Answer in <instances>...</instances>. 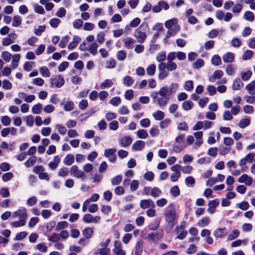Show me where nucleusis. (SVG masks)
I'll return each mask as SVG.
<instances>
[{"label": "nucleus", "instance_id": "nucleus-1", "mask_svg": "<svg viewBox=\"0 0 255 255\" xmlns=\"http://www.w3.org/2000/svg\"><path fill=\"white\" fill-rule=\"evenodd\" d=\"M164 215L165 221L167 223V226L170 229H172L178 218L174 205L173 203L170 204L166 207Z\"/></svg>", "mask_w": 255, "mask_h": 255}, {"label": "nucleus", "instance_id": "nucleus-2", "mask_svg": "<svg viewBox=\"0 0 255 255\" xmlns=\"http://www.w3.org/2000/svg\"><path fill=\"white\" fill-rule=\"evenodd\" d=\"M158 93L160 97L157 99V103L160 108L164 107L167 105L171 96L168 87L163 86L161 87L159 89Z\"/></svg>", "mask_w": 255, "mask_h": 255}, {"label": "nucleus", "instance_id": "nucleus-3", "mask_svg": "<svg viewBox=\"0 0 255 255\" xmlns=\"http://www.w3.org/2000/svg\"><path fill=\"white\" fill-rule=\"evenodd\" d=\"M147 26V23L143 22L134 31L133 35L136 38L138 42L142 43L144 41L146 37V34L145 31H142V30H145Z\"/></svg>", "mask_w": 255, "mask_h": 255}, {"label": "nucleus", "instance_id": "nucleus-4", "mask_svg": "<svg viewBox=\"0 0 255 255\" xmlns=\"http://www.w3.org/2000/svg\"><path fill=\"white\" fill-rule=\"evenodd\" d=\"M50 87L53 88L55 86L56 88H61L64 85L65 80L62 75H55L49 79Z\"/></svg>", "mask_w": 255, "mask_h": 255}, {"label": "nucleus", "instance_id": "nucleus-5", "mask_svg": "<svg viewBox=\"0 0 255 255\" xmlns=\"http://www.w3.org/2000/svg\"><path fill=\"white\" fill-rule=\"evenodd\" d=\"M185 222L183 221L181 223L180 225L176 227L175 233L176 234L178 235L176 237V239L182 240L184 239L187 236L188 233L186 231H185Z\"/></svg>", "mask_w": 255, "mask_h": 255}, {"label": "nucleus", "instance_id": "nucleus-6", "mask_svg": "<svg viewBox=\"0 0 255 255\" xmlns=\"http://www.w3.org/2000/svg\"><path fill=\"white\" fill-rule=\"evenodd\" d=\"M27 216V210L23 207H20L17 211L12 213L13 217H18L19 219L24 221H25Z\"/></svg>", "mask_w": 255, "mask_h": 255}, {"label": "nucleus", "instance_id": "nucleus-7", "mask_svg": "<svg viewBox=\"0 0 255 255\" xmlns=\"http://www.w3.org/2000/svg\"><path fill=\"white\" fill-rule=\"evenodd\" d=\"M116 151L115 148L106 149L104 151V156L108 158L109 161L114 163L117 159Z\"/></svg>", "mask_w": 255, "mask_h": 255}, {"label": "nucleus", "instance_id": "nucleus-8", "mask_svg": "<svg viewBox=\"0 0 255 255\" xmlns=\"http://www.w3.org/2000/svg\"><path fill=\"white\" fill-rule=\"evenodd\" d=\"M155 206V204L151 199H143L140 201V207L141 209L153 208Z\"/></svg>", "mask_w": 255, "mask_h": 255}, {"label": "nucleus", "instance_id": "nucleus-9", "mask_svg": "<svg viewBox=\"0 0 255 255\" xmlns=\"http://www.w3.org/2000/svg\"><path fill=\"white\" fill-rule=\"evenodd\" d=\"M114 248L113 249V253L116 255H125L126 252L123 250L121 248V243L119 241H116L114 242Z\"/></svg>", "mask_w": 255, "mask_h": 255}, {"label": "nucleus", "instance_id": "nucleus-10", "mask_svg": "<svg viewBox=\"0 0 255 255\" xmlns=\"http://www.w3.org/2000/svg\"><path fill=\"white\" fill-rule=\"evenodd\" d=\"M227 232L226 228H219L216 229L213 232V235L216 240L222 239L227 235Z\"/></svg>", "mask_w": 255, "mask_h": 255}, {"label": "nucleus", "instance_id": "nucleus-11", "mask_svg": "<svg viewBox=\"0 0 255 255\" xmlns=\"http://www.w3.org/2000/svg\"><path fill=\"white\" fill-rule=\"evenodd\" d=\"M70 173L71 175H73L75 177L77 178H82L84 175V173L82 170L78 169L77 165H73L71 167L70 170Z\"/></svg>", "mask_w": 255, "mask_h": 255}, {"label": "nucleus", "instance_id": "nucleus-12", "mask_svg": "<svg viewBox=\"0 0 255 255\" xmlns=\"http://www.w3.org/2000/svg\"><path fill=\"white\" fill-rule=\"evenodd\" d=\"M238 181L241 183H244L247 186H249L252 185L253 179L251 177L248 176L247 174H244L238 178Z\"/></svg>", "mask_w": 255, "mask_h": 255}, {"label": "nucleus", "instance_id": "nucleus-13", "mask_svg": "<svg viewBox=\"0 0 255 255\" xmlns=\"http://www.w3.org/2000/svg\"><path fill=\"white\" fill-rule=\"evenodd\" d=\"M145 146V142L142 140H137L132 145L133 150H141Z\"/></svg>", "mask_w": 255, "mask_h": 255}, {"label": "nucleus", "instance_id": "nucleus-14", "mask_svg": "<svg viewBox=\"0 0 255 255\" xmlns=\"http://www.w3.org/2000/svg\"><path fill=\"white\" fill-rule=\"evenodd\" d=\"M82 234L87 239L92 238L94 234V230L92 228L87 227L82 231Z\"/></svg>", "mask_w": 255, "mask_h": 255}, {"label": "nucleus", "instance_id": "nucleus-15", "mask_svg": "<svg viewBox=\"0 0 255 255\" xmlns=\"http://www.w3.org/2000/svg\"><path fill=\"white\" fill-rule=\"evenodd\" d=\"M132 139L131 137L128 136H126L120 140V144L122 147H127L130 145L131 143Z\"/></svg>", "mask_w": 255, "mask_h": 255}, {"label": "nucleus", "instance_id": "nucleus-16", "mask_svg": "<svg viewBox=\"0 0 255 255\" xmlns=\"http://www.w3.org/2000/svg\"><path fill=\"white\" fill-rule=\"evenodd\" d=\"M81 41V38L78 36L75 35L73 37V41L70 42L68 46V48L70 50L74 49L77 46L78 43Z\"/></svg>", "mask_w": 255, "mask_h": 255}, {"label": "nucleus", "instance_id": "nucleus-17", "mask_svg": "<svg viewBox=\"0 0 255 255\" xmlns=\"http://www.w3.org/2000/svg\"><path fill=\"white\" fill-rule=\"evenodd\" d=\"M234 58V54L232 52H227L223 56V60L225 63H231Z\"/></svg>", "mask_w": 255, "mask_h": 255}, {"label": "nucleus", "instance_id": "nucleus-18", "mask_svg": "<svg viewBox=\"0 0 255 255\" xmlns=\"http://www.w3.org/2000/svg\"><path fill=\"white\" fill-rule=\"evenodd\" d=\"M74 162V156L73 154H67L63 160V163L67 166L71 165Z\"/></svg>", "mask_w": 255, "mask_h": 255}, {"label": "nucleus", "instance_id": "nucleus-19", "mask_svg": "<svg viewBox=\"0 0 255 255\" xmlns=\"http://www.w3.org/2000/svg\"><path fill=\"white\" fill-rule=\"evenodd\" d=\"M98 45L96 42H93L90 44L88 47L89 51L93 55H95L97 53V48Z\"/></svg>", "mask_w": 255, "mask_h": 255}, {"label": "nucleus", "instance_id": "nucleus-20", "mask_svg": "<svg viewBox=\"0 0 255 255\" xmlns=\"http://www.w3.org/2000/svg\"><path fill=\"white\" fill-rule=\"evenodd\" d=\"M161 194L162 191L159 188L157 187H154L152 188H151L150 196H151L153 198H157L161 196Z\"/></svg>", "mask_w": 255, "mask_h": 255}, {"label": "nucleus", "instance_id": "nucleus-21", "mask_svg": "<svg viewBox=\"0 0 255 255\" xmlns=\"http://www.w3.org/2000/svg\"><path fill=\"white\" fill-rule=\"evenodd\" d=\"M124 42L127 48L131 49L133 48V45L135 41H134L132 38L128 37L124 39Z\"/></svg>", "mask_w": 255, "mask_h": 255}, {"label": "nucleus", "instance_id": "nucleus-22", "mask_svg": "<svg viewBox=\"0 0 255 255\" xmlns=\"http://www.w3.org/2000/svg\"><path fill=\"white\" fill-rule=\"evenodd\" d=\"M251 120L250 118L242 119L239 123V127L242 128H244L250 125Z\"/></svg>", "mask_w": 255, "mask_h": 255}, {"label": "nucleus", "instance_id": "nucleus-23", "mask_svg": "<svg viewBox=\"0 0 255 255\" xmlns=\"http://www.w3.org/2000/svg\"><path fill=\"white\" fill-rule=\"evenodd\" d=\"M123 84L127 87H130L134 82L133 79L129 76H126L123 80Z\"/></svg>", "mask_w": 255, "mask_h": 255}, {"label": "nucleus", "instance_id": "nucleus-24", "mask_svg": "<svg viewBox=\"0 0 255 255\" xmlns=\"http://www.w3.org/2000/svg\"><path fill=\"white\" fill-rule=\"evenodd\" d=\"M123 179V177L121 175H118L112 178L111 180V183L113 186H116L119 185Z\"/></svg>", "mask_w": 255, "mask_h": 255}, {"label": "nucleus", "instance_id": "nucleus-25", "mask_svg": "<svg viewBox=\"0 0 255 255\" xmlns=\"http://www.w3.org/2000/svg\"><path fill=\"white\" fill-rule=\"evenodd\" d=\"M75 105L73 101H67L64 104L63 109L66 112H69L73 110Z\"/></svg>", "mask_w": 255, "mask_h": 255}, {"label": "nucleus", "instance_id": "nucleus-26", "mask_svg": "<svg viewBox=\"0 0 255 255\" xmlns=\"http://www.w3.org/2000/svg\"><path fill=\"white\" fill-rule=\"evenodd\" d=\"M243 85V83L241 81L239 78H236L232 85V89L233 90H239L240 89V84Z\"/></svg>", "mask_w": 255, "mask_h": 255}, {"label": "nucleus", "instance_id": "nucleus-27", "mask_svg": "<svg viewBox=\"0 0 255 255\" xmlns=\"http://www.w3.org/2000/svg\"><path fill=\"white\" fill-rule=\"evenodd\" d=\"M193 102L190 100L185 101L183 102L182 107L185 111H189L193 107Z\"/></svg>", "mask_w": 255, "mask_h": 255}, {"label": "nucleus", "instance_id": "nucleus-28", "mask_svg": "<svg viewBox=\"0 0 255 255\" xmlns=\"http://www.w3.org/2000/svg\"><path fill=\"white\" fill-rule=\"evenodd\" d=\"M39 72L43 77H49L50 76V72L46 66H42L39 68Z\"/></svg>", "mask_w": 255, "mask_h": 255}, {"label": "nucleus", "instance_id": "nucleus-29", "mask_svg": "<svg viewBox=\"0 0 255 255\" xmlns=\"http://www.w3.org/2000/svg\"><path fill=\"white\" fill-rule=\"evenodd\" d=\"M177 22V19L173 18L166 21L164 24L166 28L170 29L173 26L176 24Z\"/></svg>", "mask_w": 255, "mask_h": 255}, {"label": "nucleus", "instance_id": "nucleus-30", "mask_svg": "<svg viewBox=\"0 0 255 255\" xmlns=\"http://www.w3.org/2000/svg\"><path fill=\"white\" fill-rule=\"evenodd\" d=\"M68 224L66 221H61L57 223L55 227L56 231H61L65 228H67Z\"/></svg>", "mask_w": 255, "mask_h": 255}, {"label": "nucleus", "instance_id": "nucleus-31", "mask_svg": "<svg viewBox=\"0 0 255 255\" xmlns=\"http://www.w3.org/2000/svg\"><path fill=\"white\" fill-rule=\"evenodd\" d=\"M252 75V72L248 70L247 72H242L241 73V78L243 81H248Z\"/></svg>", "mask_w": 255, "mask_h": 255}, {"label": "nucleus", "instance_id": "nucleus-32", "mask_svg": "<svg viewBox=\"0 0 255 255\" xmlns=\"http://www.w3.org/2000/svg\"><path fill=\"white\" fill-rule=\"evenodd\" d=\"M153 117L155 120L161 121L164 119V113L163 112L158 110L153 114Z\"/></svg>", "mask_w": 255, "mask_h": 255}, {"label": "nucleus", "instance_id": "nucleus-33", "mask_svg": "<svg viewBox=\"0 0 255 255\" xmlns=\"http://www.w3.org/2000/svg\"><path fill=\"white\" fill-rule=\"evenodd\" d=\"M20 60V55L17 54L13 55L11 61L12 67L15 69L18 67V63Z\"/></svg>", "mask_w": 255, "mask_h": 255}, {"label": "nucleus", "instance_id": "nucleus-34", "mask_svg": "<svg viewBox=\"0 0 255 255\" xmlns=\"http://www.w3.org/2000/svg\"><path fill=\"white\" fill-rule=\"evenodd\" d=\"M160 224V221L156 219L152 222L149 225L148 227L149 230L152 231L156 230L159 227Z\"/></svg>", "mask_w": 255, "mask_h": 255}, {"label": "nucleus", "instance_id": "nucleus-35", "mask_svg": "<svg viewBox=\"0 0 255 255\" xmlns=\"http://www.w3.org/2000/svg\"><path fill=\"white\" fill-rule=\"evenodd\" d=\"M240 232L238 230L235 229L233 230L231 233L229 235L228 237V239L229 241H232L234 240L235 239L238 238L239 236Z\"/></svg>", "mask_w": 255, "mask_h": 255}, {"label": "nucleus", "instance_id": "nucleus-36", "mask_svg": "<svg viewBox=\"0 0 255 255\" xmlns=\"http://www.w3.org/2000/svg\"><path fill=\"white\" fill-rule=\"evenodd\" d=\"M156 71V66L152 64L146 68V73L148 76H151L154 75Z\"/></svg>", "mask_w": 255, "mask_h": 255}, {"label": "nucleus", "instance_id": "nucleus-37", "mask_svg": "<svg viewBox=\"0 0 255 255\" xmlns=\"http://www.w3.org/2000/svg\"><path fill=\"white\" fill-rule=\"evenodd\" d=\"M36 157L32 156L25 163V165L27 167H30L33 166L36 162Z\"/></svg>", "mask_w": 255, "mask_h": 255}, {"label": "nucleus", "instance_id": "nucleus-38", "mask_svg": "<svg viewBox=\"0 0 255 255\" xmlns=\"http://www.w3.org/2000/svg\"><path fill=\"white\" fill-rule=\"evenodd\" d=\"M210 223V219L208 217H205L198 222V226L201 227L207 226Z\"/></svg>", "mask_w": 255, "mask_h": 255}, {"label": "nucleus", "instance_id": "nucleus-39", "mask_svg": "<svg viewBox=\"0 0 255 255\" xmlns=\"http://www.w3.org/2000/svg\"><path fill=\"white\" fill-rule=\"evenodd\" d=\"M204 65V61L202 59H197L194 63L193 64L192 67L194 69H199Z\"/></svg>", "mask_w": 255, "mask_h": 255}, {"label": "nucleus", "instance_id": "nucleus-40", "mask_svg": "<svg viewBox=\"0 0 255 255\" xmlns=\"http://www.w3.org/2000/svg\"><path fill=\"white\" fill-rule=\"evenodd\" d=\"M113 82L111 80L106 79L100 85V88L102 89H105L106 88L111 87L113 86Z\"/></svg>", "mask_w": 255, "mask_h": 255}, {"label": "nucleus", "instance_id": "nucleus-41", "mask_svg": "<svg viewBox=\"0 0 255 255\" xmlns=\"http://www.w3.org/2000/svg\"><path fill=\"white\" fill-rule=\"evenodd\" d=\"M211 63L214 66H218L221 63V58L218 55H214L211 59Z\"/></svg>", "mask_w": 255, "mask_h": 255}, {"label": "nucleus", "instance_id": "nucleus-42", "mask_svg": "<svg viewBox=\"0 0 255 255\" xmlns=\"http://www.w3.org/2000/svg\"><path fill=\"white\" fill-rule=\"evenodd\" d=\"M246 90L247 91L250 95L255 97V87L248 84L245 87Z\"/></svg>", "mask_w": 255, "mask_h": 255}, {"label": "nucleus", "instance_id": "nucleus-43", "mask_svg": "<svg viewBox=\"0 0 255 255\" xmlns=\"http://www.w3.org/2000/svg\"><path fill=\"white\" fill-rule=\"evenodd\" d=\"M244 18L248 21L252 22L254 20V13L251 11H247L244 14Z\"/></svg>", "mask_w": 255, "mask_h": 255}, {"label": "nucleus", "instance_id": "nucleus-44", "mask_svg": "<svg viewBox=\"0 0 255 255\" xmlns=\"http://www.w3.org/2000/svg\"><path fill=\"white\" fill-rule=\"evenodd\" d=\"M42 109V106L38 103L34 105L32 108V112L34 114H39L40 113Z\"/></svg>", "mask_w": 255, "mask_h": 255}, {"label": "nucleus", "instance_id": "nucleus-45", "mask_svg": "<svg viewBox=\"0 0 255 255\" xmlns=\"http://www.w3.org/2000/svg\"><path fill=\"white\" fill-rule=\"evenodd\" d=\"M69 36L68 35L63 37L59 42L58 46L59 47L63 48L66 46V45L69 41Z\"/></svg>", "mask_w": 255, "mask_h": 255}, {"label": "nucleus", "instance_id": "nucleus-46", "mask_svg": "<svg viewBox=\"0 0 255 255\" xmlns=\"http://www.w3.org/2000/svg\"><path fill=\"white\" fill-rule=\"evenodd\" d=\"M236 207L243 210H247L249 208V204L247 201H243L241 203H237Z\"/></svg>", "mask_w": 255, "mask_h": 255}, {"label": "nucleus", "instance_id": "nucleus-47", "mask_svg": "<svg viewBox=\"0 0 255 255\" xmlns=\"http://www.w3.org/2000/svg\"><path fill=\"white\" fill-rule=\"evenodd\" d=\"M230 147H227L223 145H221L219 147V153L220 155H224L230 152Z\"/></svg>", "mask_w": 255, "mask_h": 255}, {"label": "nucleus", "instance_id": "nucleus-48", "mask_svg": "<svg viewBox=\"0 0 255 255\" xmlns=\"http://www.w3.org/2000/svg\"><path fill=\"white\" fill-rule=\"evenodd\" d=\"M171 120L170 119H165L159 123L160 128L162 129L167 128L171 124Z\"/></svg>", "mask_w": 255, "mask_h": 255}, {"label": "nucleus", "instance_id": "nucleus-49", "mask_svg": "<svg viewBox=\"0 0 255 255\" xmlns=\"http://www.w3.org/2000/svg\"><path fill=\"white\" fill-rule=\"evenodd\" d=\"M136 133L137 136L142 139H145L148 136L147 131L144 129H139L137 131Z\"/></svg>", "mask_w": 255, "mask_h": 255}, {"label": "nucleus", "instance_id": "nucleus-50", "mask_svg": "<svg viewBox=\"0 0 255 255\" xmlns=\"http://www.w3.org/2000/svg\"><path fill=\"white\" fill-rule=\"evenodd\" d=\"M177 64L172 61H168L167 63V70L169 71H173L177 69Z\"/></svg>", "mask_w": 255, "mask_h": 255}, {"label": "nucleus", "instance_id": "nucleus-51", "mask_svg": "<svg viewBox=\"0 0 255 255\" xmlns=\"http://www.w3.org/2000/svg\"><path fill=\"white\" fill-rule=\"evenodd\" d=\"M22 19L19 15H15L13 16V20L12 26L14 27H18L21 24Z\"/></svg>", "mask_w": 255, "mask_h": 255}, {"label": "nucleus", "instance_id": "nucleus-52", "mask_svg": "<svg viewBox=\"0 0 255 255\" xmlns=\"http://www.w3.org/2000/svg\"><path fill=\"white\" fill-rule=\"evenodd\" d=\"M185 182L187 186L193 187L195 183V180L193 177L188 176L185 178Z\"/></svg>", "mask_w": 255, "mask_h": 255}, {"label": "nucleus", "instance_id": "nucleus-53", "mask_svg": "<svg viewBox=\"0 0 255 255\" xmlns=\"http://www.w3.org/2000/svg\"><path fill=\"white\" fill-rule=\"evenodd\" d=\"M48 240L49 241L52 243H57L60 241V238L59 234L57 233H53L48 238Z\"/></svg>", "mask_w": 255, "mask_h": 255}, {"label": "nucleus", "instance_id": "nucleus-54", "mask_svg": "<svg viewBox=\"0 0 255 255\" xmlns=\"http://www.w3.org/2000/svg\"><path fill=\"white\" fill-rule=\"evenodd\" d=\"M170 194L174 197H177L180 194V190L178 186H174L170 189Z\"/></svg>", "mask_w": 255, "mask_h": 255}, {"label": "nucleus", "instance_id": "nucleus-55", "mask_svg": "<svg viewBox=\"0 0 255 255\" xmlns=\"http://www.w3.org/2000/svg\"><path fill=\"white\" fill-rule=\"evenodd\" d=\"M154 175L152 171L146 172L143 175V178L147 181H152L154 179Z\"/></svg>", "mask_w": 255, "mask_h": 255}, {"label": "nucleus", "instance_id": "nucleus-56", "mask_svg": "<svg viewBox=\"0 0 255 255\" xmlns=\"http://www.w3.org/2000/svg\"><path fill=\"white\" fill-rule=\"evenodd\" d=\"M69 170L67 167H63L59 169L58 175L59 176L65 177L69 174Z\"/></svg>", "mask_w": 255, "mask_h": 255}, {"label": "nucleus", "instance_id": "nucleus-57", "mask_svg": "<svg viewBox=\"0 0 255 255\" xmlns=\"http://www.w3.org/2000/svg\"><path fill=\"white\" fill-rule=\"evenodd\" d=\"M143 249V244L141 241H138L136 243L135 246L134 253L141 254Z\"/></svg>", "mask_w": 255, "mask_h": 255}, {"label": "nucleus", "instance_id": "nucleus-58", "mask_svg": "<svg viewBox=\"0 0 255 255\" xmlns=\"http://www.w3.org/2000/svg\"><path fill=\"white\" fill-rule=\"evenodd\" d=\"M253 51L250 50H246L243 54V59L244 60L250 59L253 55Z\"/></svg>", "mask_w": 255, "mask_h": 255}, {"label": "nucleus", "instance_id": "nucleus-59", "mask_svg": "<svg viewBox=\"0 0 255 255\" xmlns=\"http://www.w3.org/2000/svg\"><path fill=\"white\" fill-rule=\"evenodd\" d=\"M109 103L114 106H118L121 103V99L119 97L113 98Z\"/></svg>", "mask_w": 255, "mask_h": 255}, {"label": "nucleus", "instance_id": "nucleus-60", "mask_svg": "<svg viewBox=\"0 0 255 255\" xmlns=\"http://www.w3.org/2000/svg\"><path fill=\"white\" fill-rule=\"evenodd\" d=\"M94 219V216L90 214H85L83 218V222L86 223H93V219Z\"/></svg>", "mask_w": 255, "mask_h": 255}, {"label": "nucleus", "instance_id": "nucleus-61", "mask_svg": "<svg viewBox=\"0 0 255 255\" xmlns=\"http://www.w3.org/2000/svg\"><path fill=\"white\" fill-rule=\"evenodd\" d=\"M166 58V53L165 52H159L156 56V60L159 62H163Z\"/></svg>", "mask_w": 255, "mask_h": 255}, {"label": "nucleus", "instance_id": "nucleus-62", "mask_svg": "<svg viewBox=\"0 0 255 255\" xmlns=\"http://www.w3.org/2000/svg\"><path fill=\"white\" fill-rule=\"evenodd\" d=\"M1 122L3 126H8L10 124L11 120L9 117L4 116L1 117Z\"/></svg>", "mask_w": 255, "mask_h": 255}, {"label": "nucleus", "instance_id": "nucleus-63", "mask_svg": "<svg viewBox=\"0 0 255 255\" xmlns=\"http://www.w3.org/2000/svg\"><path fill=\"white\" fill-rule=\"evenodd\" d=\"M35 248L42 253H45L47 251V247L44 243H40L35 246Z\"/></svg>", "mask_w": 255, "mask_h": 255}, {"label": "nucleus", "instance_id": "nucleus-64", "mask_svg": "<svg viewBox=\"0 0 255 255\" xmlns=\"http://www.w3.org/2000/svg\"><path fill=\"white\" fill-rule=\"evenodd\" d=\"M127 54L123 50L119 51L117 53V59L120 61H123L126 58Z\"/></svg>", "mask_w": 255, "mask_h": 255}]
</instances>
